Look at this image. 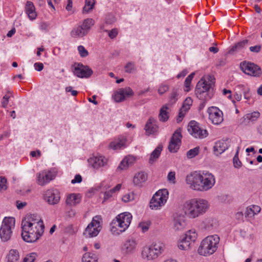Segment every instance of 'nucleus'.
Instances as JSON below:
<instances>
[{
	"label": "nucleus",
	"instance_id": "nucleus-27",
	"mask_svg": "<svg viewBox=\"0 0 262 262\" xmlns=\"http://www.w3.org/2000/svg\"><path fill=\"white\" fill-rule=\"evenodd\" d=\"M181 211L189 219H193V208L192 199L186 201L182 205Z\"/></svg>",
	"mask_w": 262,
	"mask_h": 262
},
{
	"label": "nucleus",
	"instance_id": "nucleus-46",
	"mask_svg": "<svg viewBox=\"0 0 262 262\" xmlns=\"http://www.w3.org/2000/svg\"><path fill=\"white\" fill-rule=\"evenodd\" d=\"M200 151V147L197 146L193 149H190L187 152L188 158L191 159L197 156Z\"/></svg>",
	"mask_w": 262,
	"mask_h": 262
},
{
	"label": "nucleus",
	"instance_id": "nucleus-16",
	"mask_svg": "<svg viewBox=\"0 0 262 262\" xmlns=\"http://www.w3.org/2000/svg\"><path fill=\"white\" fill-rule=\"evenodd\" d=\"M163 203L164 189H161L154 194L149 203V207L152 210H159L162 207Z\"/></svg>",
	"mask_w": 262,
	"mask_h": 262
},
{
	"label": "nucleus",
	"instance_id": "nucleus-50",
	"mask_svg": "<svg viewBox=\"0 0 262 262\" xmlns=\"http://www.w3.org/2000/svg\"><path fill=\"white\" fill-rule=\"evenodd\" d=\"M135 66L133 63L128 62L125 67V71L127 73H132L135 71Z\"/></svg>",
	"mask_w": 262,
	"mask_h": 262
},
{
	"label": "nucleus",
	"instance_id": "nucleus-21",
	"mask_svg": "<svg viewBox=\"0 0 262 262\" xmlns=\"http://www.w3.org/2000/svg\"><path fill=\"white\" fill-rule=\"evenodd\" d=\"M148 179L147 173L144 171L136 172L133 177L132 183L135 187H141Z\"/></svg>",
	"mask_w": 262,
	"mask_h": 262
},
{
	"label": "nucleus",
	"instance_id": "nucleus-45",
	"mask_svg": "<svg viewBox=\"0 0 262 262\" xmlns=\"http://www.w3.org/2000/svg\"><path fill=\"white\" fill-rule=\"evenodd\" d=\"M195 74L194 73H192L189 76H188L185 80V89L184 91L185 92H189L190 90V84L192 81V78H193Z\"/></svg>",
	"mask_w": 262,
	"mask_h": 262
},
{
	"label": "nucleus",
	"instance_id": "nucleus-52",
	"mask_svg": "<svg viewBox=\"0 0 262 262\" xmlns=\"http://www.w3.org/2000/svg\"><path fill=\"white\" fill-rule=\"evenodd\" d=\"M108 35L111 39L115 38L118 34V30L116 28L112 29L111 31H108Z\"/></svg>",
	"mask_w": 262,
	"mask_h": 262
},
{
	"label": "nucleus",
	"instance_id": "nucleus-54",
	"mask_svg": "<svg viewBox=\"0 0 262 262\" xmlns=\"http://www.w3.org/2000/svg\"><path fill=\"white\" fill-rule=\"evenodd\" d=\"M167 180L168 181L172 184H174L175 181V172L173 171H170L169 172L167 176Z\"/></svg>",
	"mask_w": 262,
	"mask_h": 262
},
{
	"label": "nucleus",
	"instance_id": "nucleus-48",
	"mask_svg": "<svg viewBox=\"0 0 262 262\" xmlns=\"http://www.w3.org/2000/svg\"><path fill=\"white\" fill-rule=\"evenodd\" d=\"M7 188V180L5 177L0 176V191L5 190Z\"/></svg>",
	"mask_w": 262,
	"mask_h": 262
},
{
	"label": "nucleus",
	"instance_id": "nucleus-53",
	"mask_svg": "<svg viewBox=\"0 0 262 262\" xmlns=\"http://www.w3.org/2000/svg\"><path fill=\"white\" fill-rule=\"evenodd\" d=\"M114 194L112 191L110 190L107 191H106L104 193V197L102 201V203H104L107 200L111 199L113 196Z\"/></svg>",
	"mask_w": 262,
	"mask_h": 262
},
{
	"label": "nucleus",
	"instance_id": "nucleus-49",
	"mask_svg": "<svg viewBox=\"0 0 262 262\" xmlns=\"http://www.w3.org/2000/svg\"><path fill=\"white\" fill-rule=\"evenodd\" d=\"M238 150H237L233 159L234 166L236 168H239L242 166V163L238 159Z\"/></svg>",
	"mask_w": 262,
	"mask_h": 262
},
{
	"label": "nucleus",
	"instance_id": "nucleus-31",
	"mask_svg": "<svg viewBox=\"0 0 262 262\" xmlns=\"http://www.w3.org/2000/svg\"><path fill=\"white\" fill-rule=\"evenodd\" d=\"M163 150L162 144H159L150 154L148 159V163L150 164H153L155 163L160 156L161 155V152Z\"/></svg>",
	"mask_w": 262,
	"mask_h": 262
},
{
	"label": "nucleus",
	"instance_id": "nucleus-14",
	"mask_svg": "<svg viewBox=\"0 0 262 262\" xmlns=\"http://www.w3.org/2000/svg\"><path fill=\"white\" fill-rule=\"evenodd\" d=\"M240 68L246 74L253 76H259L261 74L260 68L253 63L244 61L241 63Z\"/></svg>",
	"mask_w": 262,
	"mask_h": 262
},
{
	"label": "nucleus",
	"instance_id": "nucleus-58",
	"mask_svg": "<svg viewBox=\"0 0 262 262\" xmlns=\"http://www.w3.org/2000/svg\"><path fill=\"white\" fill-rule=\"evenodd\" d=\"M66 92L67 93H71V95L73 96H76L78 92L75 90H73V88L71 86H68L66 88Z\"/></svg>",
	"mask_w": 262,
	"mask_h": 262
},
{
	"label": "nucleus",
	"instance_id": "nucleus-5",
	"mask_svg": "<svg viewBox=\"0 0 262 262\" xmlns=\"http://www.w3.org/2000/svg\"><path fill=\"white\" fill-rule=\"evenodd\" d=\"M164 245L162 243H156L143 248L141 257L146 261H150L158 258L163 251Z\"/></svg>",
	"mask_w": 262,
	"mask_h": 262
},
{
	"label": "nucleus",
	"instance_id": "nucleus-60",
	"mask_svg": "<svg viewBox=\"0 0 262 262\" xmlns=\"http://www.w3.org/2000/svg\"><path fill=\"white\" fill-rule=\"evenodd\" d=\"M261 48L260 45H257L250 47L249 49L252 52L258 53L260 51Z\"/></svg>",
	"mask_w": 262,
	"mask_h": 262
},
{
	"label": "nucleus",
	"instance_id": "nucleus-39",
	"mask_svg": "<svg viewBox=\"0 0 262 262\" xmlns=\"http://www.w3.org/2000/svg\"><path fill=\"white\" fill-rule=\"evenodd\" d=\"M189 109V104H188L187 106H185V105H183L182 107L180 109L177 118V122L178 123H180L186 113V112Z\"/></svg>",
	"mask_w": 262,
	"mask_h": 262
},
{
	"label": "nucleus",
	"instance_id": "nucleus-11",
	"mask_svg": "<svg viewBox=\"0 0 262 262\" xmlns=\"http://www.w3.org/2000/svg\"><path fill=\"white\" fill-rule=\"evenodd\" d=\"M193 215V219L196 218L205 213L209 208L207 200L201 198L192 199Z\"/></svg>",
	"mask_w": 262,
	"mask_h": 262
},
{
	"label": "nucleus",
	"instance_id": "nucleus-40",
	"mask_svg": "<svg viewBox=\"0 0 262 262\" xmlns=\"http://www.w3.org/2000/svg\"><path fill=\"white\" fill-rule=\"evenodd\" d=\"M151 222L150 221H142L140 222L138 226V228L142 232L144 233L147 232L149 227L150 226Z\"/></svg>",
	"mask_w": 262,
	"mask_h": 262
},
{
	"label": "nucleus",
	"instance_id": "nucleus-26",
	"mask_svg": "<svg viewBox=\"0 0 262 262\" xmlns=\"http://www.w3.org/2000/svg\"><path fill=\"white\" fill-rule=\"evenodd\" d=\"M158 128L157 120L152 117L148 119L144 127L145 134L147 136L155 135L158 132Z\"/></svg>",
	"mask_w": 262,
	"mask_h": 262
},
{
	"label": "nucleus",
	"instance_id": "nucleus-44",
	"mask_svg": "<svg viewBox=\"0 0 262 262\" xmlns=\"http://www.w3.org/2000/svg\"><path fill=\"white\" fill-rule=\"evenodd\" d=\"M179 96L178 90L173 89L170 94V96L169 98V103L172 104L174 103L178 100V97Z\"/></svg>",
	"mask_w": 262,
	"mask_h": 262
},
{
	"label": "nucleus",
	"instance_id": "nucleus-30",
	"mask_svg": "<svg viewBox=\"0 0 262 262\" xmlns=\"http://www.w3.org/2000/svg\"><path fill=\"white\" fill-rule=\"evenodd\" d=\"M228 146L226 141L220 140L216 142L213 147L214 154L217 156L221 154L228 148Z\"/></svg>",
	"mask_w": 262,
	"mask_h": 262
},
{
	"label": "nucleus",
	"instance_id": "nucleus-8",
	"mask_svg": "<svg viewBox=\"0 0 262 262\" xmlns=\"http://www.w3.org/2000/svg\"><path fill=\"white\" fill-rule=\"evenodd\" d=\"M101 218L100 216H94L83 232L86 237L91 238L98 235L101 230Z\"/></svg>",
	"mask_w": 262,
	"mask_h": 262
},
{
	"label": "nucleus",
	"instance_id": "nucleus-55",
	"mask_svg": "<svg viewBox=\"0 0 262 262\" xmlns=\"http://www.w3.org/2000/svg\"><path fill=\"white\" fill-rule=\"evenodd\" d=\"M9 97L10 96L8 95H6L3 97L2 102V105L3 107L6 108L7 107L8 104Z\"/></svg>",
	"mask_w": 262,
	"mask_h": 262
},
{
	"label": "nucleus",
	"instance_id": "nucleus-7",
	"mask_svg": "<svg viewBox=\"0 0 262 262\" xmlns=\"http://www.w3.org/2000/svg\"><path fill=\"white\" fill-rule=\"evenodd\" d=\"M15 219L13 217H5L0 227V238L3 242L9 241L14 229Z\"/></svg>",
	"mask_w": 262,
	"mask_h": 262
},
{
	"label": "nucleus",
	"instance_id": "nucleus-41",
	"mask_svg": "<svg viewBox=\"0 0 262 262\" xmlns=\"http://www.w3.org/2000/svg\"><path fill=\"white\" fill-rule=\"evenodd\" d=\"M135 196L136 194L135 192L133 191L128 192L123 195L121 200L124 203H127L134 201L135 199Z\"/></svg>",
	"mask_w": 262,
	"mask_h": 262
},
{
	"label": "nucleus",
	"instance_id": "nucleus-4",
	"mask_svg": "<svg viewBox=\"0 0 262 262\" xmlns=\"http://www.w3.org/2000/svg\"><path fill=\"white\" fill-rule=\"evenodd\" d=\"M220 238L217 235L208 236L201 242L198 248V253L205 256L214 253L217 249Z\"/></svg>",
	"mask_w": 262,
	"mask_h": 262
},
{
	"label": "nucleus",
	"instance_id": "nucleus-2",
	"mask_svg": "<svg viewBox=\"0 0 262 262\" xmlns=\"http://www.w3.org/2000/svg\"><path fill=\"white\" fill-rule=\"evenodd\" d=\"M186 182L189 187L194 190L206 191L210 189L214 185V176L208 172L194 171L188 175Z\"/></svg>",
	"mask_w": 262,
	"mask_h": 262
},
{
	"label": "nucleus",
	"instance_id": "nucleus-38",
	"mask_svg": "<svg viewBox=\"0 0 262 262\" xmlns=\"http://www.w3.org/2000/svg\"><path fill=\"white\" fill-rule=\"evenodd\" d=\"M197 235L195 230L194 229H191L185 233L184 238L190 243H194L197 238Z\"/></svg>",
	"mask_w": 262,
	"mask_h": 262
},
{
	"label": "nucleus",
	"instance_id": "nucleus-64",
	"mask_svg": "<svg viewBox=\"0 0 262 262\" xmlns=\"http://www.w3.org/2000/svg\"><path fill=\"white\" fill-rule=\"evenodd\" d=\"M27 205V203L26 202H19V201H17L16 202V206H17V208L18 209H22L23 208H24L26 205Z\"/></svg>",
	"mask_w": 262,
	"mask_h": 262
},
{
	"label": "nucleus",
	"instance_id": "nucleus-29",
	"mask_svg": "<svg viewBox=\"0 0 262 262\" xmlns=\"http://www.w3.org/2000/svg\"><path fill=\"white\" fill-rule=\"evenodd\" d=\"M25 12L30 20H35L37 16L35 6L30 1H27L25 6Z\"/></svg>",
	"mask_w": 262,
	"mask_h": 262
},
{
	"label": "nucleus",
	"instance_id": "nucleus-1",
	"mask_svg": "<svg viewBox=\"0 0 262 262\" xmlns=\"http://www.w3.org/2000/svg\"><path fill=\"white\" fill-rule=\"evenodd\" d=\"M21 237L27 243H33L42 236L45 225L43 220L38 215L29 214L22 220L21 223Z\"/></svg>",
	"mask_w": 262,
	"mask_h": 262
},
{
	"label": "nucleus",
	"instance_id": "nucleus-28",
	"mask_svg": "<svg viewBox=\"0 0 262 262\" xmlns=\"http://www.w3.org/2000/svg\"><path fill=\"white\" fill-rule=\"evenodd\" d=\"M81 201V195L79 193H71L67 196L66 204L70 207H74L79 204Z\"/></svg>",
	"mask_w": 262,
	"mask_h": 262
},
{
	"label": "nucleus",
	"instance_id": "nucleus-17",
	"mask_svg": "<svg viewBox=\"0 0 262 262\" xmlns=\"http://www.w3.org/2000/svg\"><path fill=\"white\" fill-rule=\"evenodd\" d=\"M134 94L133 91L129 87L121 88L114 92L113 97L117 102L123 101L126 98L133 96Z\"/></svg>",
	"mask_w": 262,
	"mask_h": 262
},
{
	"label": "nucleus",
	"instance_id": "nucleus-59",
	"mask_svg": "<svg viewBox=\"0 0 262 262\" xmlns=\"http://www.w3.org/2000/svg\"><path fill=\"white\" fill-rule=\"evenodd\" d=\"M35 70L37 71H41L43 69V64L41 62H35L34 64Z\"/></svg>",
	"mask_w": 262,
	"mask_h": 262
},
{
	"label": "nucleus",
	"instance_id": "nucleus-42",
	"mask_svg": "<svg viewBox=\"0 0 262 262\" xmlns=\"http://www.w3.org/2000/svg\"><path fill=\"white\" fill-rule=\"evenodd\" d=\"M191 243L183 237L180 243L178 244L179 248L183 250H187L189 249Z\"/></svg>",
	"mask_w": 262,
	"mask_h": 262
},
{
	"label": "nucleus",
	"instance_id": "nucleus-10",
	"mask_svg": "<svg viewBox=\"0 0 262 262\" xmlns=\"http://www.w3.org/2000/svg\"><path fill=\"white\" fill-rule=\"evenodd\" d=\"M57 173L55 168L41 171L36 174V183L38 185L44 186L54 180Z\"/></svg>",
	"mask_w": 262,
	"mask_h": 262
},
{
	"label": "nucleus",
	"instance_id": "nucleus-23",
	"mask_svg": "<svg viewBox=\"0 0 262 262\" xmlns=\"http://www.w3.org/2000/svg\"><path fill=\"white\" fill-rule=\"evenodd\" d=\"M137 158L134 156L129 155L125 156L120 162L117 170L120 171L127 170L128 167L134 164Z\"/></svg>",
	"mask_w": 262,
	"mask_h": 262
},
{
	"label": "nucleus",
	"instance_id": "nucleus-25",
	"mask_svg": "<svg viewBox=\"0 0 262 262\" xmlns=\"http://www.w3.org/2000/svg\"><path fill=\"white\" fill-rule=\"evenodd\" d=\"M259 116L260 113L258 112L247 114L240 119L239 124L243 126L249 125L256 121Z\"/></svg>",
	"mask_w": 262,
	"mask_h": 262
},
{
	"label": "nucleus",
	"instance_id": "nucleus-12",
	"mask_svg": "<svg viewBox=\"0 0 262 262\" xmlns=\"http://www.w3.org/2000/svg\"><path fill=\"white\" fill-rule=\"evenodd\" d=\"M188 131L195 138L204 139L208 135L207 130L202 127L200 124L195 121H191L189 123Z\"/></svg>",
	"mask_w": 262,
	"mask_h": 262
},
{
	"label": "nucleus",
	"instance_id": "nucleus-18",
	"mask_svg": "<svg viewBox=\"0 0 262 262\" xmlns=\"http://www.w3.org/2000/svg\"><path fill=\"white\" fill-rule=\"evenodd\" d=\"M130 142L126 136L121 135L110 142L109 147L113 150L121 149L126 147Z\"/></svg>",
	"mask_w": 262,
	"mask_h": 262
},
{
	"label": "nucleus",
	"instance_id": "nucleus-15",
	"mask_svg": "<svg viewBox=\"0 0 262 262\" xmlns=\"http://www.w3.org/2000/svg\"><path fill=\"white\" fill-rule=\"evenodd\" d=\"M43 199L49 205H56L60 200V194L56 189H48L43 192Z\"/></svg>",
	"mask_w": 262,
	"mask_h": 262
},
{
	"label": "nucleus",
	"instance_id": "nucleus-51",
	"mask_svg": "<svg viewBox=\"0 0 262 262\" xmlns=\"http://www.w3.org/2000/svg\"><path fill=\"white\" fill-rule=\"evenodd\" d=\"M78 51L81 57H85L88 55V51L84 48V47L83 46H78Z\"/></svg>",
	"mask_w": 262,
	"mask_h": 262
},
{
	"label": "nucleus",
	"instance_id": "nucleus-3",
	"mask_svg": "<svg viewBox=\"0 0 262 262\" xmlns=\"http://www.w3.org/2000/svg\"><path fill=\"white\" fill-rule=\"evenodd\" d=\"M133 215L129 212L118 214L112 221L111 231L114 235H118L125 232L129 227Z\"/></svg>",
	"mask_w": 262,
	"mask_h": 262
},
{
	"label": "nucleus",
	"instance_id": "nucleus-47",
	"mask_svg": "<svg viewBox=\"0 0 262 262\" xmlns=\"http://www.w3.org/2000/svg\"><path fill=\"white\" fill-rule=\"evenodd\" d=\"M202 78H204V80H206V83H208V84L211 85V86L213 88V86L215 83V78L213 76L208 75L206 77H203Z\"/></svg>",
	"mask_w": 262,
	"mask_h": 262
},
{
	"label": "nucleus",
	"instance_id": "nucleus-62",
	"mask_svg": "<svg viewBox=\"0 0 262 262\" xmlns=\"http://www.w3.org/2000/svg\"><path fill=\"white\" fill-rule=\"evenodd\" d=\"M239 50L238 49V47L237 46V43H235L234 44V46H233L231 49H230V50L228 52V53L229 54H233L236 51H239Z\"/></svg>",
	"mask_w": 262,
	"mask_h": 262
},
{
	"label": "nucleus",
	"instance_id": "nucleus-34",
	"mask_svg": "<svg viewBox=\"0 0 262 262\" xmlns=\"http://www.w3.org/2000/svg\"><path fill=\"white\" fill-rule=\"evenodd\" d=\"M98 257L96 254L86 252L82 257L81 262H98Z\"/></svg>",
	"mask_w": 262,
	"mask_h": 262
},
{
	"label": "nucleus",
	"instance_id": "nucleus-22",
	"mask_svg": "<svg viewBox=\"0 0 262 262\" xmlns=\"http://www.w3.org/2000/svg\"><path fill=\"white\" fill-rule=\"evenodd\" d=\"M74 74L80 78H88L92 74V71L87 66L78 63L75 66Z\"/></svg>",
	"mask_w": 262,
	"mask_h": 262
},
{
	"label": "nucleus",
	"instance_id": "nucleus-61",
	"mask_svg": "<svg viewBox=\"0 0 262 262\" xmlns=\"http://www.w3.org/2000/svg\"><path fill=\"white\" fill-rule=\"evenodd\" d=\"M122 185L121 184H118L114 187L110 189V190L113 192V194H115L116 192H119L121 188Z\"/></svg>",
	"mask_w": 262,
	"mask_h": 262
},
{
	"label": "nucleus",
	"instance_id": "nucleus-19",
	"mask_svg": "<svg viewBox=\"0 0 262 262\" xmlns=\"http://www.w3.org/2000/svg\"><path fill=\"white\" fill-rule=\"evenodd\" d=\"M209 119L212 123L215 125H219L223 121V112L216 107L212 106L208 110Z\"/></svg>",
	"mask_w": 262,
	"mask_h": 262
},
{
	"label": "nucleus",
	"instance_id": "nucleus-43",
	"mask_svg": "<svg viewBox=\"0 0 262 262\" xmlns=\"http://www.w3.org/2000/svg\"><path fill=\"white\" fill-rule=\"evenodd\" d=\"M38 254L36 252H31L27 254L24 258V262H35Z\"/></svg>",
	"mask_w": 262,
	"mask_h": 262
},
{
	"label": "nucleus",
	"instance_id": "nucleus-63",
	"mask_svg": "<svg viewBox=\"0 0 262 262\" xmlns=\"http://www.w3.org/2000/svg\"><path fill=\"white\" fill-rule=\"evenodd\" d=\"M39 29L41 31H47L49 29V25L46 23H42L39 25Z\"/></svg>",
	"mask_w": 262,
	"mask_h": 262
},
{
	"label": "nucleus",
	"instance_id": "nucleus-37",
	"mask_svg": "<svg viewBox=\"0 0 262 262\" xmlns=\"http://www.w3.org/2000/svg\"><path fill=\"white\" fill-rule=\"evenodd\" d=\"M260 210V208L258 206L253 205L252 207H248L245 212V216L252 217L258 213Z\"/></svg>",
	"mask_w": 262,
	"mask_h": 262
},
{
	"label": "nucleus",
	"instance_id": "nucleus-57",
	"mask_svg": "<svg viewBox=\"0 0 262 262\" xmlns=\"http://www.w3.org/2000/svg\"><path fill=\"white\" fill-rule=\"evenodd\" d=\"M82 181V177L80 174H76L74 179L71 181L72 184L79 183Z\"/></svg>",
	"mask_w": 262,
	"mask_h": 262
},
{
	"label": "nucleus",
	"instance_id": "nucleus-33",
	"mask_svg": "<svg viewBox=\"0 0 262 262\" xmlns=\"http://www.w3.org/2000/svg\"><path fill=\"white\" fill-rule=\"evenodd\" d=\"M19 259V252L16 250H11L6 257V262H18Z\"/></svg>",
	"mask_w": 262,
	"mask_h": 262
},
{
	"label": "nucleus",
	"instance_id": "nucleus-36",
	"mask_svg": "<svg viewBox=\"0 0 262 262\" xmlns=\"http://www.w3.org/2000/svg\"><path fill=\"white\" fill-rule=\"evenodd\" d=\"M94 24V20L92 18H87L83 20L80 26L86 34L89 32L91 28Z\"/></svg>",
	"mask_w": 262,
	"mask_h": 262
},
{
	"label": "nucleus",
	"instance_id": "nucleus-20",
	"mask_svg": "<svg viewBox=\"0 0 262 262\" xmlns=\"http://www.w3.org/2000/svg\"><path fill=\"white\" fill-rule=\"evenodd\" d=\"M173 228L175 230H182L187 226L186 216L181 212L176 213L173 219Z\"/></svg>",
	"mask_w": 262,
	"mask_h": 262
},
{
	"label": "nucleus",
	"instance_id": "nucleus-9",
	"mask_svg": "<svg viewBox=\"0 0 262 262\" xmlns=\"http://www.w3.org/2000/svg\"><path fill=\"white\" fill-rule=\"evenodd\" d=\"M88 165L95 170H101L108 165V159L100 154L93 155L88 159Z\"/></svg>",
	"mask_w": 262,
	"mask_h": 262
},
{
	"label": "nucleus",
	"instance_id": "nucleus-24",
	"mask_svg": "<svg viewBox=\"0 0 262 262\" xmlns=\"http://www.w3.org/2000/svg\"><path fill=\"white\" fill-rule=\"evenodd\" d=\"M138 242L133 237L127 239L123 243L122 249L126 254L134 253L137 248Z\"/></svg>",
	"mask_w": 262,
	"mask_h": 262
},
{
	"label": "nucleus",
	"instance_id": "nucleus-56",
	"mask_svg": "<svg viewBox=\"0 0 262 262\" xmlns=\"http://www.w3.org/2000/svg\"><path fill=\"white\" fill-rule=\"evenodd\" d=\"M248 40L247 39L237 42L238 49L240 50L243 49L248 43Z\"/></svg>",
	"mask_w": 262,
	"mask_h": 262
},
{
	"label": "nucleus",
	"instance_id": "nucleus-13",
	"mask_svg": "<svg viewBox=\"0 0 262 262\" xmlns=\"http://www.w3.org/2000/svg\"><path fill=\"white\" fill-rule=\"evenodd\" d=\"M182 129L178 128L173 134L168 146V149L170 152H177L180 148L181 144L182 135Z\"/></svg>",
	"mask_w": 262,
	"mask_h": 262
},
{
	"label": "nucleus",
	"instance_id": "nucleus-35",
	"mask_svg": "<svg viewBox=\"0 0 262 262\" xmlns=\"http://www.w3.org/2000/svg\"><path fill=\"white\" fill-rule=\"evenodd\" d=\"M96 4L95 0H85L84 6L83 7V13H89L94 8Z\"/></svg>",
	"mask_w": 262,
	"mask_h": 262
},
{
	"label": "nucleus",
	"instance_id": "nucleus-32",
	"mask_svg": "<svg viewBox=\"0 0 262 262\" xmlns=\"http://www.w3.org/2000/svg\"><path fill=\"white\" fill-rule=\"evenodd\" d=\"M71 36L73 38H82L87 34L84 31L80 25L74 28L70 33Z\"/></svg>",
	"mask_w": 262,
	"mask_h": 262
},
{
	"label": "nucleus",
	"instance_id": "nucleus-6",
	"mask_svg": "<svg viewBox=\"0 0 262 262\" xmlns=\"http://www.w3.org/2000/svg\"><path fill=\"white\" fill-rule=\"evenodd\" d=\"M213 88L206 83L204 78H201L197 83L195 94L197 98L202 100L208 101L213 96Z\"/></svg>",
	"mask_w": 262,
	"mask_h": 262
}]
</instances>
